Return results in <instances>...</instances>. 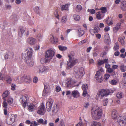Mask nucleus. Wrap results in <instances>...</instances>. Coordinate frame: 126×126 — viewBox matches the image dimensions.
Returning a JSON list of instances; mask_svg holds the SVG:
<instances>
[{
  "mask_svg": "<svg viewBox=\"0 0 126 126\" xmlns=\"http://www.w3.org/2000/svg\"><path fill=\"white\" fill-rule=\"evenodd\" d=\"M32 48L28 47L26 52L22 53V58L25 60L27 65L30 67L34 65L33 59L32 58Z\"/></svg>",
  "mask_w": 126,
  "mask_h": 126,
  "instance_id": "1",
  "label": "nucleus"
},
{
  "mask_svg": "<svg viewBox=\"0 0 126 126\" xmlns=\"http://www.w3.org/2000/svg\"><path fill=\"white\" fill-rule=\"evenodd\" d=\"M103 110L101 107H96L92 111V115L93 118L96 120L99 119L102 116Z\"/></svg>",
  "mask_w": 126,
  "mask_h": 126,
  "instance_id": "2",
  "label": "nucleus"
},
{
  "mask_svg": "<svg viewBox=\"0 0 126 126\" xmlns=\"http://www.w3.org/2000/svg\"><path fill=\"white\" fill-rule=\"evenodd\" d=\"M111 91V90L108 89L100 90L97 93L96 97V99L98 100L100 97L101 99H102L104 96L110 94V91Z\"/></svg>",
  "mask_w": 126,
  "mask_h": 126,
  "instance_id": "3",
  "label": "nucleus"
},
{
  "mask_svg": "<svg viewBox=\"0 0 126 126\" xmlns=\"http://www.w3.org/2000/svg\"><path fill=\"white\" fill-rule=\"evenodd\" d=\"M55 55V52L52 49H50L47 50L45 55L46 61L49 62Z\"/></svg>",
  "mask_w": 126,
  "mask_h": 126,
  "instance_id": "4",
  "label": "nucleus"
},
{
  "mask_svg": "<svg viewBox=\"0 0 126 126\" xmlns=\"http://www.w3.org/2000/svg\"><path fill=\"white\" fill-rule=\"evenodd\" d=\"M74 71L76 73V77L77 78H80L83 76L84 69L83 68H79L77 67H75Z\"/></svg>",
  "mask_w": 126,
  "mask_h": 126,
  "instance_id": "5",
  "label": "nucleus"
},
{
  "mask_svg": "<svg viewBox=\"0 0 126 126\" xmlns=\"http://www.w3.org/2000/svg\"><path fill=\"white\" fill-rule=\"evenodd\" d=\"M69 61L67 62L66 68L69 69H70L72 66L75 65L78 62V60L76 59H72V57L71 55H69Z\"/></svg>",
  "mask_w": 126,
  "mask_h": 126,
  "instance_id": "6",
  "label": "nucleus"
},
{
  "mask_svg": "<svg viewBox=\"0 0 126 126\" xmlns=\"http://www.w3.org/2000/svg\"><path fill=\"white\" fill-rule=\"evenodd\" d=\"M37 122L35 121L31 122L30 126H37L39 124H42L43 125H45L47 123V120H45L44 121L42 118H40L37 120Z\"/></svg>",
  "mask_w": 126,
  "mask_h": 126,
  "instance_id": "7",
  "label": "nucleus"
},
{
  "mask_svg": "<svg viewBox=\"0 0 126 126\" xmlns=\"http://www.w3.org/2000/svg\"><path fill=\"white\" fill-rule=\"evenodd\" d=\"M46 110L44 103L42 102L41 104L37 108L36 112L39 115H43L45 113Z\"/></svg>",
  "mask_w": 126,
  "mask_h": 126,
  "instance_id": "8",
  "label": "nucleus"
},
{
  "mask_svg": "<svg viewBox=\"0 0 126 126\" xmlns=\"http://www.w3.org/2000/svg\"><path fill=\"white\" fill-rule=\"evenodd\" d=\"M103 72V69L101 68L97 71L95 75V77L96 79V80L99 83H101L102 81V76L101 72Z\"/></svg>",
  "mask_w": 126,
  "mask_h": 126,
  "instance_id": "9",
  "label": "nucleus"
},
{
  "mask_svg": "<svg viewBox=\"0 0 126 126\" xmlns=\"http://www.w3.org/2000/svg\"><path fill=\"white\" fill-rule=\"evenodd\" d=\"M1 73L2 72H1L0 74V79L2 80H5L6 83L8 84H10L12 81V79L10 76L9 75L5 76L3 74H2Z\"/></svg>",
  "mask_w": 126,
  "mask_h": 126,
  "instance_id": "10",
  "label": "nucleus"
},
{
  "mask_svg": "<svg viewBox=\"0 0 126 126\" xmlns=\"http://www.w3.org/2000/svg\"><path fill=\"white\" fill-rule=\"evenodd\" d=\"M29 99V97L28 95L25 94L22 95L20 98V100L21 101L22 105L25 108L27 104V101Z\"/></svg>",
  "mask_w": 126,
  "mask_h": 126,
  "instance_id": "11",
  "label": "nucleus"
},
{
  "mask_svg": "<svg viewBox=\"0 0 126 126\" xmlns=\"http://www.w3.org/2000/svg\"><path fill=\"white\" fill-rule=\"evenodd\" d=\"M53 102V100L51 98H49L47 102L46 106L47 111L49 112L51 110L52 107Z\"/></svg>",
  "mask_w": 126,
  "mask_h": 126,
  "instance_id": "12",
  "label": "nucleus"
},
{
  "mask_svg": "<svg viewBox=\"0 0 126 126\" xmlns=\"http://www.w3.org/2000/svg\"><path fill=\"white\" fill-rule=\"evenodd\" d=\"M44 89L43 91V95L45 97H46L50 92V89L48 87V85L47 83H44Z\"/></svg>",
  "mask_w": 126,
  "mask_h": 126,
  "instance_id": "13",
  "label": "nucleus"
},
{
  "mask_svg": "<svg viewBox=\"0 0 126 126\" xmlns=\"http://www.w3.org/2000/svg\"><path fill=\"white\" fill-rule=\"evenodd\" d=\"M28 109L29 111L32 112L35 110L36 107L33 103H30L28 106Z\"/></svg>",
  "mask_w": 126,
  "mask_h": 126,
  "instance_id": "14",
  "label": "nucleus"
},
{
  "mask_svg": "<svg viewBox=\"0 0 126 126\" xmlns=\"http://www.w3.org/2000/svg\"><path fill=\"white\" fill-rule=\"evenodd\" d=\"M67 81L66 83V85L67 87L71 86L73 85L75 83L73 79L71 78L67 79Z\"/></svg>",
  "mask_w": 126,
  "mask_h": 126,
  "instance_id": "15",
  "label": "nucleus"
},
{
  "mask_svg": "<svg viewBox=\"0 0 126 126\" xmlns=\"http://www.w3.org/2000/svg\"><path fill=\"white\" fill-rule=\"evenodd\" d=\"M23 82H25L27 83H30L32 82V79L29 76L25 75L23 76Z\"/></svg>",
  "mask_w": 126,
  "mask_h": 126,
  "instance_id": "16",
  "label": "nucleus"
},
{
  "mask_svg": "<svg viewBox=\"0 0 126 126\" xmlns=\"http://www.w3.org/2000/svg\"><path fill=\"white\" fill-rule=\"evenodd\" d=\"M27 41L28 43L31 45H33L36 42V39L32 37L28 38L27 40Z\"/></svg>",
  "mask_w": 126,
  "mask_h": 126,
  "instance_id": "17",
  "label": "nucleus"
},
{
  "mask_svg": "<svg viewBox=\"0 0 126 126\" xmlns=\"http://www.w3.org/2000/svg\"><path fill=\"white\" fill-rule=\"evenodd\" d=\"M17 117L16 115H14L12 114L11 115L10 117V122L9 123L7 122V123L9 125H10L13 123L15 121V119Z\"/></svg>",
  "mask_w": 126,
  "mask_h": 126,
  "instance_id": "18",
  "label": "nucleus"
},
{
  "mask_svg": "<svg viewBox=\"0 0 126 126\" xmlns=\"http://www.w3.org/2000/svg\"><path fill=\"white\" fill-rule=\"evenodd\" d=\"M120 2L121 3V8L122 10L123 11L126 10V1L124 0H121Z\"/></svg>",
  "mask_w": 126,
  "mask_h": 126,
  "instance_id": "19",
  "label": "nucleus"
},
{
  "mask_svg": "<svg viewBox=\"0 0 126 126\" xmlns=\"http://www.w3.org/2000/svg\"><path fill=\"white\" fill-rule=\"evenodd\" d=\"M71 95L74 98H77L79 96V94L78 91L77 90H74L71 93Z\"/></svg>",
  "mask_w": 126,
  "mask_h": 126,
  "instance_id": "20",
  "label": "nucleus"
},
{
  "mask_svg": "<svg viewBox=\"0 0 126 126\" xmlns=\"http://www.w3.org/2000/svg\"><path fill=\"white\" fill-rule=\"evenodd\" d=\"M119 124H122L123 126H126V116L124 117L122 120L119 119Z\"/></svg>",
  "mask_w": 126,
  "mask_h": 126,
  "instance_id": "21",
  "label": "nucleus"
},
{
  "mask_svg": "<svg viewBox=\"0 0 126 126\" xmlns=\"http://www.w3.org/2000/svg\"><path fill=\"white\" fill-rule=\"evenodd\" d=\"M95 15L96 18L98 20L102 19L104 16V15L101 14L99 12L96 13Z\"/></svg>",
  "mask_w": 126,
  "mask_h": 126,
  "instance_id": "22",
  "label": "nucleus"
},
{
  "mask_svg": "<svg viewBox=\"0 0 126 126\" xmlns=\"http://www.w3.org/2000/svg\"><path fill=\"white\" fill-rule=\"evenodd\" d=\"M105 42L107 43H108L110 40V37L108 33H106L105 34L104 37Z\"/></svg>",
  "mask_w": 126,
  "mask_h": 126,
  "instance_id": "23",
  "label": "nucleus"
},
{
  "mask_svg": "<svg viewBox=\"0 0 126 126\" xmlns=\"http://www.w3.org/2000/svg\"><path fill=\"white\" fill-rule=\"evenodd\" d=\"M50 41L51 43L53 44H56L58 43V39L56 37H54L52 36L50 38Z\"/></svg>",
  "mask_w": 126,
  "mask_h": 126,
  "instance_id": "24",
  "label": "nucleus"
},
{
  "mask_svg": "<svg viewBox=\"0 0 126 126\" xmlns=\"http://www.w3.org/2000/svg\"><path fill=\"white\" fill-rule=\"evenodd\" d=\"M69 4H67L64 5H62L61 6V10L62 11L66 10L68 11L69 10L68 8Z\"/></svg>",
  "mask_w": 126,
  "mask_h": 126,
  "instance_id": "25",
  "label": "nucleus"
},
{
  "mask_svg": "<svg viewBox=\"0 0 126 126\" xmlns=\"http://www.w3.org/2000/svg\"><path fill=\"white\" fill-rule=\"evenodd\" d=\"M125 37L123 36L122 37H120L118 38L119 41L120 42L122 46H124L126 43L125 41Z\"/></svg>",
  "mask_w": 126,
  "mask_h": 126,
  "instance_id": "26",
  "label": "nucleus"
},
{
  "mask_svg": "<svg viewBox=\"0 0 126 126\" xmlns=\"http://www.w3.org/2000/svg\"><path fill=\"white\" fill-rule=\"evenodd\" d=\"M59 110V107L57 105H54L53 106L51 110L53 113H56Z\"/></svg>",
  "mask_w": 126,
  "mask_h": 126,
  "instance_id": "27",
  "label": "nucleus"
},
{
  "mask_svg": "<svg viewBox=\"0 0 126 126\" xmlns=\"http://www.w3.org/2000/svg\"><path fill=\"white\" fill-rule=\"evenodd\" d=\"M118 113L117 111L115 110H113L112 112L111 117L112 119H115L118 116Z\"/></svg>",
  "mask_w": 126,
  "mask_h": 126,
  "instance_id": "28",
  "label": "nucleus"
},
{
  "mask_svg": "<svg viewBox=\"0 0 126 126\" xmlns=\"http://www.w3.org/2000/svg\"><path fill=\"white\" fill-rule=\"evenodd\" d=\"M47 69L45 67L43 66H41L39 68V72L40 73L44 72H47Z\"/></svg>",
  "mask_w": 126,
  "mask_h": 126,
  "instance_id": "29",
  "label": "nucleus"
},
{
  "mask_svg": "<svg viewBox=\"0 0 126 126\" xmlns=\"http://www.w3.org/2000/svg\"><path fill=\"white\" fill-rule=\"evenodd\" d=\"M23 76L22 77L19 76L16 79V80L18 83H22L23 82Z\"/></svg>",
  "mask_w": 126,
  "mask_h": 126,
  "instance_id": "30",
  "label": "nucleus"
},
{
  "mask_svg": "<svg viewBox=\"0 0 126 126\" xmlns=\"http://www.w3.org/2000/svg\"><path fill=\"white\" fill-rule=\"evenodd\" d=\"M121 26L120 23H118L116 25V26L113 29L114 32H116L118 31L119 28H120Z\"/></svg>",
  "mask_w": 126,
  "mask_h": 126,
  "instance_id": "31",
  "label": "nucleus"
},
{
  "mask_svg": "<svg viewBox=\"0 0 126 126\" xmlns=\"http://www.w3.org/2000/svg\"><path fill=\"white\" fill-rule=\"evenodd\" d=\"M109 102L112 103V100L111 99H109L108 100V99L104 100L103 102V105L104 106L107 105V103Z\"/></svg>",
  "mask_w": 126,
  "mask_h": 126,
  "instance_id": "32",
  "label": "nucleus"
},
{
  "mask_svg": "<svg viewBox=\"0 0 126 126\" xmlns=\"http://www.w3.org/2000/svg\"><path fill=\"white\" fill-rule=\"evenodd\" d=\"M9 94V92L8 91H5L2 94V96L4 99L5 98L7 97Z\"/></svg>",
  "mask_w": 126,
  "mask_h": 126,
  "instance_id": "33",
  "label": "nucleus"
},
{
  "mask_svg": "<svg viewBox=\"0 0 126 126\" xmlns=\"http://www.w3.org/2000/svg\"><path fill=\"white\" fill-rule=\"evenodd\" d=\"M98 10H101V12L103 14H105L106 13L107 11V8L106 7H102L100 8Z\"/></svg>",
  "mask_w": 126,
  "mask_h": 126,
  "instance_id": "34",
  "label": "nucleus"
},
{
  "mask_svg": "<svg viewBox=\"0 0 126 126\" xmlns=\"http://www.w3.org/2000/svg\"><path fill=\"white\" fill-rule=\"evenodd\" d=\"M90 32L91 34H92V32H93L95 34L96 33H97L98 32V31L97 28L96 27H94V29L92 30L91 29L90 30Z\"/></svg>",
  "mask_w": 126,
  "mask_h": 126,
  "instance_id": "35",
  "label": "nucleus"
},
{
  "mask_svg": "<svg viewBox=\"0 0 126 126\" xmlns=\"http://www.w3.org/2000/svg\"><path fill=\"white\" fill-rule=\"evenodd\" d=\"M73 17L75 20L78 21L80 19V17L79 15L75 14L73 15Z\"/></svg>",
  "mask_w": 126,
  "mask_h": 126,
  "instance_id": "36",
  "label": "nucleus"
},
{
  "mask_svg": "<svg viewBox=\"0 0 126 126\" xmlns=\"http://www.w3.org/2000/svg\"><path fill=\"white\" fill-rule=\"evenodd\" d=\"M36 38L39 42L41 41L43 38V35L41 34H39L36 36Z\"/></svg>",
  "mask_w": 126,
  "mask_h": 126,
  "instance_id": "37",
  "label": "nucleus"
},
{
  "mask_svg": "<svg viewBox=\"0 0 126 126\" xmlns=\"http://www.w3.org/2000/svg\"><path fill=\"white\" fill-rule=\"evenodd\" d=\"M25 31L23 28H20V30L18 31V35L20 37H21L22 34L24 33Z\"/></svg>",
  "mask_w": 126,
  "mask_h": 126,
  "instance_id": "38",
  "label": "nucleus"
},
{
  "mask_svg": "<svg viewBox=\"0 0 126 126\" xmlns=\"http://www.w3.org/2000/svg\"><path fill=\"white\" fill-rule=\"evenodd\" d=\"M120 69L121 72H124L126 71V66L122 64L120 66Z\"/></svg>",
  "mask_w": 126,
  "mask_h": 126,
  "instance_id": "39",
  "label": "nucleus"
},
{
  "mask_svg": "<svg viewBox=\"0 0 126 126\" xmlns=\"http://www.w3.org/2000/svg\"><path fill=\"white\" fill-rule=\"evenodd\" d=\"M116 96L119 99H120L123 97V94L122 92H119L117 93Z\"/></svg>",
  "mask_w": 126,
  "mask_h": 126,
  "instance_id": "40",
  "label": "nucleus"
},
{
  "mask_svg": "<svg viewBox=\"0 0 126 126\" xmlns=\"http://www.w3.org/2000/svg\"><path fill=\"white\" fill-rule=\"evenodd\" d=\"M82 8L81 6L80 5H77L76 8V10L77 12L80 11L82 9Z\"/></svg>",
  "mask_w": 126,
  "mask_h": 126,
  "instance_id": "41",
  "label": "nucleus"
},
{
  "mask_svg": "<svg viewBox=\"0 0 126 126\" xmlns=\"http://www.w3.org/2000/svg\"><path fill=\"white\" fill-rule=\"evenodd\" d=\"M82 88L83 91L87 90L88 88V86L87 84H85L82 86Z\"/></svg>",
  "mask_w": 126,
  "mask_h": 126,
  "instance_id": "42",
  "label": "nucleus"
},
{
  "mask_svg": "<svg viewBox=\"0 0 126 126\" xmlns=\"http://www.w3.org/2000/svg\"><path fill=\"white\" fill-rule=\"evenodd\" d=\"M79 36V37H80L83 35L84 34V31L81 30L80 29H79L78 30Z\"/></svg>",
  "mask_w": 126,
  "mask_h": 126,
  "instance_id": "43",
  "label": "nucleus"
},
{
  "mask_svg": "<svg viewBox=\"0 0 126 126\" xmlns=\"http://www.w3.org/2000/svg\"><path fill=\"white\" fill-rule=\"evenodd\" d=\"M119 48V45L118 44L116 43L115 44V45L113 47V49L115 51H118Z\"/></svg>",
  "mask_w": 126,
  "mask_h": 126,
  "instance_id": "44",
  "label": "nucleus"
},
{
  "mask_svg": "<svg viewBox=\"0 0 126 126\" xmlns=\"http://www.w3.org/2000/svg\"><path fill=\"white\" fill-rule=\"evenodd\" d=\"M58 48L60 50L62 51L64 50L67 49V48L66 47L61 46H58Z\"/></svg>",
  "mask_w": 126,
  "mask_h": 126,
  "instance_id": "45",
  "label": "nucleus"
},
{
  "mask_svg": "<svg viewBox=\"0 0 126 126\" xmlns=\"http://www.w3.org/2000/svg\"><path fill=\"white\" fill-rule=\"evenodd\" d=\"M7 102L9 104H11L13 103V99L12 98L9 97L7 99Z\"/></svg>",
  "mask_w": 126,
  "mask_h": 126,
  "instance_id": "46",
  "label": "nucleus"
},
{
  "mask_svg": "<svg viewBox=\"0 0 126 126\" xmlns=\"http://www.w3.org/2000/svg\"><path fill=\"white\" fill-rule=\"evenodd\" d=\"M67 20V17L66 16H63L62 19V22L63 23H65Z\"/></svg>",
  "mask_w": 126,
  "mask_h": 126,
  "instance_id": "47",
  "label": "nucleus"
},
{
  "mask_svg": "<svg viewBox=\"0 0 126 126\" xmlns=\"http://www.w3.org/2000/svg\"><path fill=\"white\" fill-rule=\"evenodd\" d=\"M97 64L98 66H100L104 64V62L102 60H97Z\"/></svg>",
  "mask_w": 126,
  "mask_h": 126,
  "instance_id": "48",
  "label": "nucleus"
},
{
  "mask_svg": "<svg viewBox=\"0 0 126 126\" xmlns=\"http://www.w3.org/2000/svg\"><path fill=\"white\" fill-rule=\"evenodd\" d=\"M117 83V81L115 79L112 80L110 81V83L113 85H116Z\"/></svg>",
  "mask_w": 126,
  "mask_h": 126,
  "instance_id": "49",
  "label": "nucleus"
},
{
  "mask_svg": "<svg viewBox=\"0 0 126 126\" xmlns=\"http://www.w3.org/2000/svg\"><path fill=\"white\" fill-rule=\"evenodd\" d=\"M88 12H89L91 14H94L95 13V10L94 9H88L87 10Z\"/></svg>",
  "mask_w": 126,
  "mask_h": 126,
  "instance_id": "50",
  "label": "nucleus"
},
{
  "mask_svg": "<svg viewBox=\"0 0 126 126\" xmlns=\"http://www.w3.org/2000/svg\"><path fill=\"white\" fill-rule=\"evenodd\" d=\"M7 104L6 102V100H4V101L2 103L3 107L5 108H7Z\"/></svg>",
  "mask_w": 126,
  "mask_h": 126,
  "instance_id": "51",
  "label": "nucleus"
},
{
  "mask_svg": "<svg viewBox=\"0 0 126 126\" xmlns=\"http://www.w3.org/2000/svg\"><path fill=\"white\" fill-rule=\"evenodd\" d=\"M87 41L86 39H85L83 40L82 41L79 42L78 43V45L79 46L83 44L84 43H86Z\"/></svg>",
  "mask_w": 126,
  "mask_h": 126,
  "instance_id": "52",
  "label": "nucleus"
},
{
  "mask_svg": "<svg viewBox=\"0 0 126 126\" xmlns=\"http://www.w3.org/2000/svg\"><path fill=\"white\" fill-rule=\"evenodd\" d=\"M40 62L42 64H44L45 63H47V62L46 61V60L44 58H42L41 59Z\"/></svg>",
  "mask_w": 126,
  "mask_h": 126,
  "instance_id": "53",
  "label": "nucleus"
},
{
  "mask_svg": "<svg viewBox=\"0 0 126 126\" xmlns=\"http://www.w3.org/2000/svg\"><path fill=\"white\" fill-rule=\"evenodd\" d=\"M110 75L108 74H105L104 76V78L105 79L107 80L110 77Z\"/></svg>",
  "mask_w": 126,
  "mask_h": 126,
  "instance_id": "54",
  "label": "nucleus"
},
{
  "mask_svg": "<svg viewBox=\"0 0 126 126\" xmlns=\"http://www.w3.org/2000/svg\"><path fill=\"white\" fill-rule=\"evenodd\" d=\"M106 22L109 26H110L113 24V23L111 21H109L108 20H106Z\"/></svg>",
  "mask_w": 126,
  "mask_h": 126,
  "instance_id": "55",
  "label": "nucleus"
},
{
  "mask_svg": "<svg viewBox=\"0 0 126 126\" xmlns=\"http://www.w3.org/2000/svg\"><path fill=\"white\" fill-rule=\"evenodd\" d=\"M118 66L116 65H113L112 66V69H118Z\"/></svg>",
  "mask_w": 126,
  "mask_h": 126,
  "instance_id": "56",
  "label": "nucleus"
},
{
  "mask_svg": "<svg viewBox=\"0 0 126 126\" xmlns=\"http://www.w3.org/2000/svg\"><path fill=\"white\" fill-rule=\"evenodd\" d=\"M39 8L38 7H35L34 9V10L35 11L37 14H39Z\"/></svg>",
  "mask_w": 126,
  "mask_h": 126,
  "instance_id": "57",
  "label": "nucleus"
},
{
  "mask_svg": "<svg viewBox=\"0 0 126 126\" xmlns=\"http://www.w3.org/2000/svg\"><path fill=\"white\" fill-rule=\"evenodd\" d=\"M38 81V79L37 77H35L33 79V82L34 83H36Z\"/></svg>",
  "mask_w": 126,
  "mask_h": 126,
  "instance_id": "58",
  "label": "nucleus"
},
{
  "mask_svg": "<svg viewBox=\"0 0 126 126\" xmlns=\"http://www.w3.org/2000/svg\"><path fill=\"white\" fill-rule=\"evenodd\" d=\"M61 90V88L59 86H57L56 87V91L57 92H59Z\"/></svg>",
  "mask_w": 126,
  "mask_h": 126,
  "instance_id": "59",
  "label": "nucleus"
},
{
  "mask_svg": "<svg viewBox=\"0 0 126 126\" xmlns=\"http://www.w3.org/2000/svg\"><path fill=\"white\" fill-rule=\"evenodd\" d=\"M58 126H65L64 122L62 121H60Z\"/></svg>",
  "mask_w": 126,
  "mask_h": 126,
  "instance_id": "60",
  "label": "nucleus"
},
{
  "mask_svg": "<svg viewBox=\"0 0 126 126\" xmlns=\"http://www.w3.org/2000/svg\"><path fill=\"white\" fill-rule=\"evenodd\" d=\"M83 125L82 122L80 121L79 122L76 126H83Z\"/></svg>",
  "mask_w": 126,
  "mask_h": 126,
  "instance_id": "61",
  "label": "nucleus"
},
{
  "mask_svg": "<svg viewBox=\"0 0 126 126\" xmlns=\"http://www.w3.org/2000/svg\"><path fill=\"white\" fill-rule=\"evenodd\" d=\"M98 124V123L96 121H94L92 124L91 126H96Z\"/></svg>",
  "mask_w": 126,
  "mask_h": 126,
  "instance_id": "62",
  "label": "nucleus"
},
{
  "mask_svg": "<svg viewBox=\"0 0 126 126\" xmlns=\"http://www.w3.org/2000/svg\"><path fill=\"white\" fill-rule=\"evenodd\" d=\"M15 85L13 84H12L11 86V89L13 90H14L15 89Z\"/></svg>",
  "mask_w": 126,
  "mask_h": 126,
  "instance_id": "63",
  "label": "nucleus"
},
{
  "mask_svg": "<svg viewBox=\"0 0 126 126\" xmlns=\"http://www.w3.org/2000/svg\"><path fill=\"white\" fill-rule=\"evenodd\" d=\"M110 30V28L108 26L106 27L104 29V31L105 32H106L109 31Z\"/></svg>",
  "mask_w": 126,
  "mask_h": 126,
  "instance_id": "64",
  "label": "nucleus"
}]
</instances>
